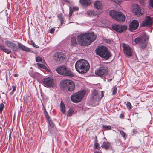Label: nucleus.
Returning <instances> with one entry per match:
<instances>
[{
    "mask_svg": "<svg viewBox=\"0 0 153 153\" xmlns=\"http://www.w3.org/2000/svg\"><path fill=\"white\" fill-rule=\"evenodd\" d=\"M77 38L79 44L83 46H87L95 40L96 36L92 32L80 34Z\"/></svg>",
    "mask_w": 153,
    "mask_h": 153,
    "instance_id": "obj_1",
    "label": "nucleus"
},
{
    "mask_svg": "<svg viewBox=\"0 0 153 153\" xmlns=\"http://www.w3.org/2000/svg\"><path fill=\"white\" fill-rule=\"evenodd\" d=\"M90 66L89 63L85 60L81 59L77 61L75 64L76 70L79 73L84 74L88 71Z\"/></svg>",
    "mask_w": 153,
    "mask_h": 153,
    "instance_id": "obj_2",
    "label": "nucleus"
},
{
    "mask_svg": "<svg viewBox=\"0 0 153 153\" xmlns=\"http://www.w3.org/2000/svg\"><path fill=\"white\" fill-rule=\"evenodd\" d=\"M95 51L97 55L106 59H108L111 56L109 52L105 47L100 46Z\"/></svg>",
    "mask_w": 153,
    "mask_h": 153,
    "instance_id": "obj_3",
    "label": "nucleus"
},
{
    "mask_svg": "<svg viewBox=\"0 0 153 153\" xmlns=\"http://www.w3.org/2000/svg\"><path fill=\"white\" fill-rule=\"evenodd\" d=\"M75 85L74 82L71 80L66 79L62 81L60 83V87L63 89H67L69 91L74 90Z\"/></svg>",
    "mask_w": 153,
    "mask_h": 153,
    "instance_id": "obj_4",
    "label": "nucleus"
},
{
    "mask_svg": "<svg viewBox=\"0 0 153 153\" xmlns=\"http://www.w3.org/2000/svg\"><path fill=\"white\" fill-rule=\"evenodd\" d=\"M109 14L113 18L118 21L123 22L125 20V15L120 12L112 10L110 11Z\"/></svg>",
    "mask_w": 153,
    "mask_h": 153,
    "instance_id": "obj_5",
    "label": "nucleus"
},
{
    "mask_svg": "<svg viewBox=\"0 0 153 153\" xmlns=\"http://www.w3.org/2000/svg\"><path fill=\"white\" fill-rule=\"evenodd\" d=\"M85 93V91L84 90L79 91L71 95V99L74 102L78 103L81 101Z\"/></svg>",
    "mask_w": 153,
    "mask_h": 153,
    "instance_id": "obj_6",
    "label": "nucleus"
},
{
    "mask_svg": "<svg viewBox=\"0 0 153 153\" xmlns=\"http://www.w3.org/2000/svg\"><path fill=\"white\" fill-rule=\"evenodd\" d=\"M56 70L59 74L65 76H73L74 75L70 68L65 66L59 67L56 68Z\"/></svg>",
    "mask_w": 153,
    "mask_h": 153,
    "instance_id": "obj_7",
    "label": "nucleus"
},
{
    "mask_svg": "<svg viewBox=\"0 0 153 153\" xmlns=\"http://www.w3.org/2000/svg\"><path fill=\"white\" fill-rule=\"evenodd\" d=\"M148 39V38L147 36H144L136 38L134 39V42L136 44H139L140 48L143 50L146 47L147 40Z\"/></svg>",
    "mask_w": 153,
    "mask_h": 153,
    "instance_id": "obj_8",
    "label": "nucleus"
},
{
    "mask_svg": "<svg viewBox=\"0 0 153 153\" xmlns=\"http://www.w3.org/2000/svg\"><path fill=\"white\" fill-rule=\"evenodd\" d=\"M42 82L44 85L47 87H54L56 85L55 81L51 77L44 78Z\"/></svg>",
    "mask_w": 153,
    "mask_h": 153,
    "instance_id": "obj_9",
    "label": "nucleus"
},
{
    "mask_svg": "<svg viewBox=\"0 0 153 153\" xmlns=\"http://www.w3.org/2000/svg\"><path fill=\"white\" fill-rule=\"evenodd\" d=\"M104 91H101V96H99L98 91L94 90L91 97V101L94 103L99 101L104 96Z\"/></svg>",
    "mask_w": 153,
    "mask_h": 153,
    "instance_id": "obj_10",
    "label": "nucleus"
},
{
    "mask_svg": "<svg viewBox=\"0 0 153 153\" xmlns=\"http://www.w3.org/2000/svg\"><path fill=\"white\" fill-rule=\"evenodd\" d=\"M108 69L106 67L101 66L95 71V74L98 76H104L107 74Z\"/></svg>",
    "mask_w": 153,
    "mask_h": 153,
    "instance_id": "obj_11",
    "label": "nucleus"
},
{
    "mask_svg": "<svg viewBox=\"0 0 153 153\" xmlns=\"http://www.w3.org/2000/svg\"><path fill=\"white\" fill-rule=\"evenodd\" d=\"M113 30H115L117 33H121L126 30L127 27L126 25H121L114 24L112 25Z\"/></svg>",
    "mask_w": 153,
    "mask_h": 153,
    "instance_id": "obj_12",
    "label": "nucleus"
},
{
    "mask_svg": "<svg viewBox=\"0 0 153 153\" xmlns=\"http://www.w3.org/2000/svg\"><path fill=\"white\" fill-rule=\"evenodd\" d=\"M5 45L13 51H17L18 50L17 45L13 42L7 40L4 42Z\"/></svg>",
    "mask_w": 153,
    "mask_h": 153,
    "instance_id": "obj_13",
    "label": "nucleus"
},
{
    "mask_svg": "<svg viewBox=\"0 0 153 153\" xmlns=\"http://www.w3.org/2000/svg\"><path fill=\"white\" fill-rule=\"evenodd\" d=\"M123 50L125 54L128 56H131L132 54V50L128 45L123 44Z\"/></svg>",
    "mask_w": 153,
    "mask_h": 153,
    "instance_id": "obj_14",
    "label": "nucleus"
},
{
    "mask_svg": "<svg viewBox=\"0 0 153 153\" xmlns=\"http://www.w3.org/2000/svg\"><path fill=\"white\" fill-rule=\"evenodd\" d=\"M132 11L134 14L137 16L142 15L140 7L136 4H133L132 7Z\"/></svg>",
    "mask_w": 153,
    "mask_h": 153,
    "instance_id": "obj_15",
    "label": "nucleus"
},
{
    "mask_svg": "<svg viewBox=\"0 0 153 153\" xmlns=\"http://www.w3.org/2000/svg\"><path fill=\"white\" fill-rule=\"evenodd\" d=\"M54 59L55 60L59 62H61L65 58V56L63 53L57 52L54 56Z\"/></svg>",
    "mask_w": 153,
    "mask_h": 153,
    "instance_id": "obj_16",
    "label": "nucleus"
},
{
    "mask_svg": "<svg viewBox=\"0 0 153 153\" xmlns=\"http://www.w3.org/2000/svg\"><path fill=\"white\" fill-rule=\"evenodd\" d=\"M139 23L138 21L134 20L132 21L129 25V30L132 31L136 29L139 26Z\"/></svg>",
    "mask_w": 153,
    "mask_h": 153,
    "instance_id": "obj_17",
    "label": "nucleus"
},
{
    "mask_svg": "<svg viewBox=\"0 0 153 153\" xmlns=\"http://www.w3.org/2000/svg\"><path fill=\"white\" fill-rule=\"evenodd\" d=\"M151 21V18L149 16H147L146 17V19L143 22L142 25L144 27L151 25L152 24Z\"/></svg>",
    "mask_w": 153,
    "mask_h": 153,
    "instance_id": "obj_18",
    "label": "nucleus"
},
{
    "mask_svg": "<svg viewBox=\"0 0 153 153\" xmlns=\"http://www.w3.org/2000/svg\"><path fill=\"white\" fill-rule=\"evenodd\" d=\"M17 47H18V49L19 48L22 50L26 52H30V49L29 48L19 42L18 43Z\"/></svg>",
    "mask_w": 153,
    "mask_h": 153,
    "instance_id": "obj_19",
    "label": "nucleus"
},
{
    "mask_svg": "<svg viewBox=\"0 0 153 153\" xmlns=\"http://www.w3.org/2000/svg\"><path fill=\"white\" fill-rule=\"evenodd\" d=\"M94 7L97 9H101L102 7V3L100 1H96L94 4Z\"/></svg>",
    "mask_w": 153,
    "mask_h": 153,
    "instance_id": "obj_20",
    "label": "nucleus"
},
{
    "mask_svg": "<svg viewBox=\"0 0 153 153\" xmlns=\"http://www.w3.org/2000/svg\"><path fill=\"white\" fill-rule=\"evenodd\" d=\"M79 1L82 4L85 6L89 5L91 3V0H80Z\"/></svg>",
    "mask_w": 153,
    "mask_h": 153,
    "instance_id": "obj_21",
    "label": "nucleus"
},
{
    "mask_svg": "<svg viewBox=\"0 0 153 153\" xmlns=\"http://www.w3.org/2000/svg\"><path fill=\"white\" fill-rule=\"evenodd\" d=\"M101 146L106 149H110L111 148L110 144L108 142H104Z\"/></svg>",
    "mask_w": 153,
    "mask_h": 153,
    "instance_id": "obj_22",
    "label": "nucleus"
},
{
    "mask_svg": "<svg viewBox=\"0 0 153 153\" xmlns=\"http://www.w3.org/2000/svg\"><path fill=\"white\" fill-rule=\"evenodd\" d=\"M79 9L78 7L71 6L70 7L69 9V16H71L72 15L73 11H77Z\"/></svg>",
    "mask_w": 153,
    "mask_h": 153,
    "instance_id": "obj_23",
    "label": "nucleus"
},
{
    "mask_svg": "<svg viewBox=\"0 0 153 153\" xmlns=\"http://www.w3.org/2000/svg\"><path fill=\"white\" fill-rule=\"evenodd\" d=\"M60 109L61 112L63 114H65V106L63 102L61 101L60 105Z\"/></svg>",
    "mask_w": 153,
    "mask_h": 153,
    "instance_id": "obj_24",
    "label": "nucleus"
},
{
    "mask_svg": "<svg viewBox=\"0 0 153 153\" xmlns=\"http://www.w3.org/2000/svg\"><path fill=\"white\" fill-rule=\"evenodd\" d=\"M0 48L7 54H9L11 52V51L10 50L6 48L3 45H0Z\"/></svg>",
    "mask_w": 153,
    "mask_h": 153,
    "instance_id": "obj_25",
    "label": "nucleus"
},
{
    "mask_svg": "<svg viewBox=\"0 0 153 153\" xmlns=\"http://www.w3.org/2000/svg\"><path fill=\"white\" fill-rule=\"evenodd\" d=\"M97 13L94 11H89L87 12L86 14L87 15L90 16H93L97 15Z\"/></svg>",
    "mask_w": 153,
    "mask_h": 153,
    "instance_id": "obj_26",
    "label": "nucleus"
},
{
    "mask_svg": "<svg viewBox=\"0 0 153 153\" xmlns=\"http://www.w3.org/2000/svg\"><path fill=\"white\" fill-rule=\"evenodd\" d=\"M76 38V37L72 38L71 40V46H75L77 45Z\"/></svg>",
    "mask_w": 153,
    "mask_h": 153,
    "instance_id": "obj_27",
    "label": "nucleus"
},
{
    "mask_svg": "<svg viewBox=\"0 0 153 153\" xmlns=\"http://www.w3.org/2000/svg\"><path fill=\"white\" fill-rule=\"evenodd\" d=\"M36 60L38 62H41L42 64H45V61L44 59H42V58L39 56L37 57L36 58Z\"/></svg>",
    "mask_w": 153,
    "mask_h": 153,
    "instance_id": "obj_28",
    "label": "nucleus"
},
{
    "mask_svg": "<svg viewBox=\"0 0 153 153\" xmlns=\"http://www.w3.org/2000/svg\"><path fill=\"white\" fill-rule=\"evenodd\" d=\"M46 119L50 126L51 127H53L54 126V124L51 121V120H50L49 117L48 115H47L46 116Z\"/></svg>",
    "mask_w": 153,
    "mask_h": 153,
    "instance_id": "obj_29",
    "label": "nucleus"
},
{
    "mask_svg": "<svg viewBox=\"0 0 153 153\" xmlns=\"http://www.w3.org/2000/svg\"><path fill=\"white\" fill-rule=\"evenodd\" d=\"M44 64H40V63H37V65L39 68H43V69H46L47 68L44 65Z\"/></svg>",
    "mask_w": 153,
    "mask_h": 153,
    "instance_id": "obj_30",
    "label": "nucleus"
},
{
    "mask_svg": "<svg viewBox=\"0 0 153 153\" xmlns=\"http://www.w3.org/2000/svg\"><path fill=\"white\" fill-rule=\"evenodd\" d=\"M58 18L60 21L61 24H62L63 22L64 21V19L63 17L61 14H59L58 16Z\"/></svg>",
    "mask_w": 153,
    "mask_h": 153,
    "instance_id": "obj_31",
    "label": "nucleus"
},
{
    "mask_svg": "<svg viewBox=\"0 0 153 153\" xmlns=\"http://www.w3.org/2000/svg\"><path fill=\"white\" fill-rule=\"evenodd\" d=\"M120 133L121 136L124 138L126 139L127 137L125 133L123 131H120Z\"/></svg>",
    "mask_w": 153,
    "mask_h": 153,
    "instance_id": "obj_32",
    "label": "nucleus"
},
{
    "mask_svg": "<svg viewBox=\"0 0 153 153\" xmlns=\"http://www.w3.org/2000/svg\"><path fill=\"white\" fill-rule=\"evenodd\" d=\"M102 127L103 128H105L106 130H110L111 129V127L110 126H108L103 125L102 126Z\"/></svg>",
    "mask_w": 153,
    "mask_h": 153,
    "instance_id": "obj_33",
    "label": "nucleus"
},
{
    "mask_svg": "<svg viewBox=\"0 0 153 153\" xmlns=\"http://www.w3.org/2000/svg\"><path fill=\"white\" fill-rule=\"evenodd\" d=\"M113 92L112 94L113 95H115L117 92V88L115 87H114L112 88Z\"/></svg>",
    "mask_w": 153,
    "mask_h": 153,
    "instance_id": "obj_34",
    "label": "nucleus"
},
{
    "mask_svg": "<svg viewBox=\"0 0 153 153\" xmlns=\"http://www.w3.org/2000/svg\"><path fill=\"white\" fill-rule=\"evenodd\" d=\"M126 105L127 108L129 109L130 110L131 109V105L129 102H127Z\"/></svg>",
    "mask_w": 153,
    "mask_h": 153,
    "instance_id": "obj_35",
    "label": "nucleus"
},
{
    "mask_svg": "<svg viewBox=\"0 0 153 153\" xmlns=\"http://www.w3.org/2000/svg\"><path fill=\"white\" fill-rule=\"evenodd\" d=\"M4 104L2 103H1L0 105V113H1L2 111L4 108Z\"/></svg>",
    "mask_w": 153,
    "mask_h": 153,
    "instance_id": "obj_36",
    "label": "nucleus"
},
{
    "mask_svg": "<svg viewBox=\"0 0 153 153\" xmlns=\"http://www.w3.org/2000/svg\"><path fill=\"white\" fill-rule=\"evenodd\" d=\"M94 148L96 149H99V144L97 142H95L94 144Z\"/></svg>",
    "mask_w": 153,
    "mask_h": 153,
    "instance_id": "obj_37",
    "label": "nucleus"
},
{
    "mask_svg": "<svg viewBox=\"0 0 153 153\" xmlns=\"http://www.w3.org/2000/svg\"><path fill=\"white\" fill-rule=\"evenodd\" d=\"M73 112L74 111L73 110L69 109L68 111V115L70 116H71Z\"/></svg>",
    "mask_w": 153,
    "mask_h": 153,
    "instance_id": "obj_38",
    "label": "nucleus"
},
{
    "mask_svg": "<svg viewBox=\"0 0 153 153\" xmlns=\"http://www.w3.org/2000/svg\"><path fill=\"white\" fill-rule=\"evenodd\" d=\"M150 5L152 8L153 7V0H150Z\"/></svg>",
    "mask_w": 153,
    "mask_h": 153,
    "instance_id": "obj_39",
    "label": "nucleus"
},
{
    "mask_svg": "<svg viewBox=\"0 0 153 153\" xmlns=\"http://www.w3.org/2000/svg\"><path fill=\"white\" fill-rule=\"evenodd\" d=\"M54 31V29L53 28H51L50 30V32L51 33H53Z\"/></svg>",
    "mask_w": 153,
    "mask_h": 153,
    "instance_id": "obj_40",
    "label": "nucleus"
},
{
    "mask_svg": "<svg viewBox=\"0 0 153 153\" xmlns=\"http://www.w3.org/2000/svg\"><path fill=\"white\" fill-rule=\"evenodd\" d=\"M32 45H33V46L35 48H39V46L36 45L33 42V43H32Z\"/></svg>",
    "mask_w": 153,
    "mask_h": 153,
    "instance_id": "obj_41",
    "label": "nucleus"
},
{
    "mask_svg": "<svg viewBox=\"0 0 153 153\" xmlns=\"http://www.w3.org/2000/svg\"><path fill=\"white\" fill-rule=\"evenodd\" d=\"M12 91L13 92H14V91H15V90H16V87L15 86H12Z\"/></svg>",
    "mask_w": 153,
    "mask_h": 153,
    "instance_id": "obj_42",
    "label": "nucleus"
},
{
    "mask_svg": "<svg viewBox=\"0 0 153 153\" xmlns=\"http://www.w3.org/2000/svg\"><path fill=\"white\" fill-rule=\"evenodd\" d=\"M124 117V115L123 114H121L120 115V118H123Z\"/></svg>",
    "mask_w": 153,
    "mask_h": 153,
    "instance_id": "obj_43",
    "label": "nucleus"
},
{
    "mask_svg": "<svg viewBox=\"0 0 153 153\" xmlns=\"http://www.w3.org/2000/svg\"><path fill=\"white\" fill-rule=\"evenodd\" d=\"M140 3L142 4H143L144 2V0H139Z\"/></svg>",
    "mask_w": 153,
    "mask_h": 153,
    "instance_id": "obj_44",
    "label": "nucleus"
},
{
    "mask_svg": "<svg viewBox=\"0 0 153 153\" xmlns=\"http://www.w3.org/2000/svg\"><path fill=\"white\" fill-rule=\"evenodd\" d=\"M44 112H45V115L46 116H46L47 115H48V113L46 111H45Z\"/></svg>",
    "mask_w": 153,
    "mask_h": 153,
    "instance_id": "obj_45",
    "label": "nucleus"
},
{
    "mask_svg": "<svg viewBox=\"0 0 153 153\" xmlns=\"http://www.w3.org/2000/svg\"><path fill=\"white\" fill-rule=\"evenodd\" d=\"M94 153H102L101 151H95Z\"/></svg>",
    "mask_w": 153,
    "mask_h": 153,
    "instance_id": "obj_46",
    "label": "nucleus"
},
{
    "mask_svg": "<svg viewBox=\"0 0 153 153\" xmlns=\"http://www.w3.org/2000/svg\"><path fill=\"white\" fill-rule=\"evenodd\" d=\"M14 76L16 77H17L18 76V75L16 74L14 75Z\"/></svg>",
    "mask_w": 153,
    "mask_h": 153,
    "instance_id": "obj_47",
    "label": "nucleus"
},
{
    "mask_svg": "<svg viewBox=\"0 0 153 153\" xmlns=\"http://www.w3.org/2000/svg\"><path fill=\"white\" fill-rule=\"evenodd\" d=\"M11 134H9V139H10V137H11Z\"/></svg>",
    "mask_w": 153,
    "mask_h": 153,
    "instance_id": "obj_48",
    "label": "nucleus"
},
{
    "mask_svg": "<svg viewBox=\"0 0 153 153\" xmlns=\"http://www.w3.org/2000/svg\"><path fill=\"white\" fill-rule=\"evenodd\" d=\"M134 131H135V130H133V132L134 133Z\"/></svg>",
    "mask_w": 153,
    "mask_h": 153,
    "instance_id": "obj_49",
    "label": "nucleus"
},
{
    "mask_svg": "<svg viewBox=\"0 0 153 153\" xmlns=\"http://www.w3.org/2000/svg\"><path fill=\"white\" fill-rule=\"evenodd\" d=\"M112 79H110V81H111V80H112Z\"/></svg>",
    "mask_w": 153,
    "mask_h": 153,
    "instance_id": "obj_50",
    "label": "nucleus"
},
{
    "mask_svg": "<svg viewBox=\"0 0 153 153\" xmlns=\"http://www.w3.org/2000/svg\"><path fill=\"white\" fill-rule=\"evenodd\" d=\"M43 153V152H42V153Z\"/></svg>",
    "mask_w": 153,
    "mask_h": 153,
    "instance_id": "obj_51",
    "label": "nucleus"
}]
</instances>
